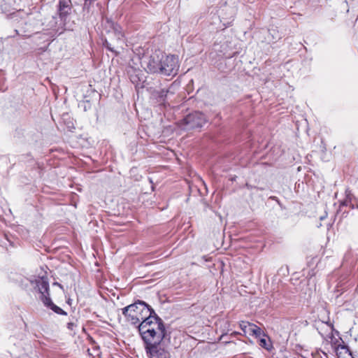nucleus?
<instances>
[{
    "instance_id": "obj_24",
    "label": "nucleus",
    "mask_w": 358,
    "mask_h": 358,
    "mask_svg": "<svg viewBox=\"0 0 358 358\" xmlns=\"http://www.w3.org/2000/svg\"><path fill=\"white\" fill-rule=\"evenodd\" d=\"M342 348H347V350H349L348 348L345 345L342 346Z\"/></svg>"
},
{
    "instance_id": "obj_21",
    "label": "nucleus",
    "mask_w": 358,
    "mask_h": 358,
    "mask_svg": "<svg viewBox=\"0 0 358 358\" xmlns=\"http://www.w3.org/2000/svg\"><path fill=\"white\" fill-rule=\"evenodd\" d=\"M54 285H58L60 288H62V286L58 282H55Z\"/></svg>"
},
{
    "instance_id": "obj_16",
    "label": "nucleus",
    "mask_w": 358,
    "mask_h": 358,
    "mask_svg": "<svg viewBox=\"0 0 358 358\" xmlns=\"http://www.w3.org/2000/svg\"><path fill=\"white\" fill-rule=\"evenodd\" d=\"M259 345L266 350H270L271 345L266 338H261L259 340Z\"/></svg>"
},
{
    "instance_id": "obj_13",
    "label": "nucleus",
    "mask_w": 358,
    "mask_h": 358,
    "mask_svg": "<svg viewBox=\"0 0 358 358\" xmlns=\"http://www.w3.org/2000/svg\"><path fill=\"white\" fill-rule=\"evenodd\" d=\"M282 38V34L276 27H272L268 30V36L266 40L268 43H275Z\"/></svg>"
},
{
    "instance_id": "obj_23",
    "label": "nucleus",
    "mask_w": 358,
    "mask_h": 358,
    "mask_svg": "<svg viewBox=\"0 0 358 358\" xmlns=\"http://www.w3.org/2000/svg\"><path fill=\"white\" fill-rule=\"evenodd\" d=\"M225 324H226L227 326H229V322H228V321H226V322H225Z\"/></svg>"
},
{
    "instance_id": "obj_6",
    "label": "nucleus",
    "mask_w": 358,
    "mask_h": 358,
    "mask_svg": "<svg viewBox=\"0 0 358 358\" xmlns=\"http://www.w3.org/2000/svg\"><path fill=\"white\" fill-rule=\"evenodd\" d=\"M122 313L127 322L136 325L139 322L138 305L137 301L122 309Z\"/></svg>"
},
{
    "instance_id": "obj_2",
    "label": "nucleus",
    "mask_w": 358,
    "mask_h": 358,
    "mask_svg": "<svg viewBox=\"0 0 358 358\" xmlns=\"http://www.w3.org/2000/svg\"><path fill=\"white\" fill-rule=\"evenodd\" d=\"M140 335L144 342L145 348L150 347L155 344H160L166 338V329L162 331V329H158V328L148 329L141 332Z\"/></svg>"
},
{
    "instance_id": "obj_22",
    "label": "nucleus",
    "mask_w": 358,
    "mask_h": 358,
    "mask_svg": "<svg viewBox=\"0 0 358 358\" xmlns=\"http://www.w3.org/2000/svg\"><path fill=\"white\" fill-rule=\"evenodd\" d=\"M271 198L272 199H273V200H276V201H278V199H277V198H276L275 196H272V197H271Z\"/></svg>"
},
{
    "instance_id": "obj_19",
    "label": "nucleus",
    "mask_w": 358,
    "mask_h": 358,
    "mask_svg": "<svg viewBox=\"0 0 358 358\" xmlns=\"http://www.w3.org/2000/svg\"><path fill=\"white\" fill-rule=\"evenodd\" d=\"M73 327V323H72V322H69L68 323V328L69 329H72Z\"/></svg>"
},
{
    "instance_id": "obj_10",
    "label": "nucleus",
    "mask_w": 358,
    "mask_h": 358,
    "mask_svg": "<svg viewBox=\"0 0 358 358\" xmlns=\"http://www.w3.org/2000/svg\"><path fill=\"white\" fill-rule=\"evenodd\" d=\"M36 285L41 294L40 298L42 301L43 297L50 296L49 283L46 278H41L36 281Z\"/></svg>"
},
{
    "instance_id": "obj_20",
    "label": "nucleus",
    "mask_w": 358,
    "mask_h": 358,
    "mask_svg": "<svg viewBox=\"0 0 358 358\" xmlns=\"http://www.w3.org/2000/svg\"><path fill=\"white\" fill-rule=\"evenodd\" d=\"M238 334H240V333H238L237 331H234L231 333V335H233V336L238 335Z\"/></svg>"
},
{
    "instance_id": "obj_7",
    "label": "nucleus",
    "mask_w": 358,
    "mask_h": 358,
    "mask_svg": "<svg viewBox=\"0 0 358 358\" xmlns=\"http://www.w3.org/2000/svg\"><path fill=\"white\" fill-rule=\"evenodd\" d=\"M160 344H155L150 347H145L146 354L150 358H169V352L162 348Z\"/></svg>"
},
{
    "instance_id": "obj_3",
    "label": "nucleus",
    "mask_w": 358,
    "mask_h": 358,
    "mask_svg": "<svg viewBox=\"0 0 358 358\" xmlns=\"http://www.w3.org/2000/svg\"><path fill=\"white\" fill-rule=\"evenodd\" d=\"M179 69L178 57L175 55H164L162 53L160 66V74L164 76H175Z\"/></svg>"
},
{
    "instance_id": "obj_5",
    "label": "nucleus",
    "mask_w": 358,
    "mask_h": 358,
    "mask_svg": "<svg viewBox=\"0 0 358 358\" xmlns=\"http://www.w3.org/2000/svg\"><path fill=\"white\" fill-rule=\"evenodd\" d=\"M150 317H147L138 325V329L139 334L143 331H145L146 329L152 328H158V329H162V331H165V326L163 320L157 315L155 311H152Z\"/></svg>"
},
{
    "instance_id": "obj_14",
    "label": "nucleus",
    "mask_w": 358,
    "mask_h": 358,
    "mask_svg": "<svg viewBox=\"0 0 358 358\" xmlns=\"http://www.w3.org/2000/svg\"><path fill=\"white\" fill-rule=\"evenodd\" d=\"M169 93L168 90L162 89L160 90H156L153 92V96L155 97L157 101L160 103L165 105L166 98Z\"/></svg>"
},
{
    "instance_id": "obj_8",
    "label": "nucleus",
    "mask_w": 358,
    "mask_h": 358,
    "mask_svg": "<svg viewBox=\"0 0 358 358\" xmlns=\"http://www.w3.org/2000/svg\"><path fill=\"white\" fill-rule=\"evenodd\" d=\"M239 327L245 335L248 334L249 336H255L257 338L260 337L263 332L260 327L245 321H241Z\"/></svg>"
},
{
    "instance_id": "obj_17",
    "label": "nucleus",
    "mask_w": 358,
    "mask_h": 358,
    "mask_svg": "<svg viewBox=\"0 0 358 358\" xmlns=\"http://www.w3.org/2000/svg\"><path fill=\"white\" fill-rule=\"evenodd\" d=\"M114 29H115V35L117 36V41L122 40V38L124 37V34L122 33V31H118L117 29H116V28H114Z\"/></svg>"
},
{
    "instance_id": "obj_11",
    "label": "nucleus",
    "mask_w": 358,
    "mask_h": 358,
    "mask_svg": "<svg viewBox=\"0 0 358 358\" xmlns=\"http://www.w3.org/2000/svg\"><path fill=\"white\" fill-rule=\"evenodd\" d=\"M71 10L70 0H59L58 5L59 15L61 18H65Z\"/></svg>"
},
{
    "instance_id": "obj_18",
    "label": "nucleus",
    "mask_w": 358,
    "mask_h": 358,
    "mask_svg": "<svg viewBox=\"0 0 358 358\" xmlns=\"http://www.w3.org/2000/svg\"><path fill=\"white\" fill-rule=\"evenodd\" d=\"M103 45L108 50H110V52H115L117 54V52L115 51L114 48L113 47H111V45L110 43H108L106 40L105 41V42L103 43Z\"/></svg>"
},
{
    "instance_id": "obj_1",
    "label": "nucleus",
    "mask_w": 358,
    "mask_h": 358,
    "mask_svg": "<svg viewBox=\"0 0 358 358\" xmlns=\"http://www.w3.org/2000/svg\"><path fill=\"white\" fill-rule=\"evenodd\" d=\"M207 122L204 114L194 111L188 114L180 123V127L184 130H191L202 127Z\"/></svg>"
},
{
    "instance_id": "obj_9",
    "label": "nucleus",
    "mask_w": 358,
    "mask_h": 358,
    "mask_svg": "<svg viewBox=\"0 0 358 358\" xmlns=\"http://www.w3.org/2000/svg\"><path fill=\"white\" fill-rule=\"evenodd\" d=\"M137 304L138 305V318L139 322L143 321L147 317H150L152 311H155L150 306L146 303L145 301L138 300Z\"/></svg>"
},
{
    "instance_id": "obj_25",
    "label": "nucleus",
    "mask_w": 358,
    "mask_h": 358,
    "mask_svg": "<svg viewBox=\"0 0 358 358\" xmlns=\"http://www.w3.org/2000/svg\"><path fill=\"white\" fill-rule=\"evenodd\" d=\"M352 358H354V357H352Z\"/></svg>"
},
{
    "instance_id": "obj_15",
    "label": "nucleus",
    "mask_w": 358,
    "mask_h": 358,
    "mask_svg": "<svg viewBox=\"0 0 358 358\" xmlns=\"http://www.w3.org/2000/svg\"><path fill=\"white\" fill-rule=\"evenodd\" d=\"M346 197L344 200L341 202V206H350L351 208H354V206L352 204V194L351 192L348 189L345 191Z\"/></svg>"
},
{
    "instance_id": "obj_12",
    "label": "nucleus",
    "mask_w": 358,
    "mask_h": 358,
    "mask_svg": "<svg viewBox=\"0 0 358 358\" xmlns=\"http://www.w3.org/2000/svg\"><path fill=\"white\" fill-rule=\"evenodd\" d=\"M43 303L46 307L50 308L55 313L62 315H66V313L64 310H63L61 308L53 303L50 296L43 297Z\"/></svg>"
},
{
    "instance_id": "obj_4",
    "label": "nucleus",
    "mask_w": 358,
    "mask_h": 358,
    "mask_svg": "<svg viewBox=\"0 0 358 358\" xmlns=\"http://www.w3.org/2000/svg\"><path fill=\"white\" fill-rule=\"evenodd\" d=\"M162 58V52L155 51L148 56H145L142 65L145 71L151 73H160V66Z\"/></svg>"
}]
</instances>
